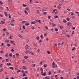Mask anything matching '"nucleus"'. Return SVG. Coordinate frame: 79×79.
Listing matches in <instances>:
<instances>
[{
  "label": "nucleus",
  "instance_id": "f257e3e1",
  "mask_svg": "<svg viewBox=\"0 0 79 79\" xmlns=\"http://www.w3.org/2000/svg\"><path fill=\"white\" fill-rule=\"evenodd\" d=\"M61 5H62V4L61 3H60L59 4L58 6H57V8L58 9H60V8H61Z\"/></svg>",
  "mask_w": 79,
  "mask_h": 79
},
{
  "label": "nucleus",
  "instance_id": "f03ea898",
  "mask_svg": "<svg viewBox=\"0 0 79 79\" xmlns=\"http://www.w3.org/2000/svg\"><path fill=\"white\" fill-rule=\"evenodd\" d=\"M52 66H53V68H55V62H53L52 64Z\"/></svg>",
  "mask_w": 79,
  "mask_h": 79
},
{
  "label": "nucleus",
  "instance_id": "7ed1b4c3",
  "mask_svg": "<svg viewBox=\"0 0 79 79\" xmlns=\"http://www.w3.org/2000/svg\"><path fill=\"white\" fill-rule=\"evenodd\" d=\"M57 11V9H55L53 10V11L52 12V13H53L55 12V11Z\"/></svg>",
  "mask_w": 79,
  "mask_h": 79
},
{
  "label": "nucleus",
  "instance_id": "20e7f679",
  "mask_svg": "<svg viewBox=\"0 0 79 79\" xmlns=\"http://www.w3.org/2000/svg\"><path fill=\"white\" fill-rule=\"evenodd\" d=\"M16 56L17 57H19V53H16Z\"/></svg>",
  "mask_w": 79,
  "mask_h": 79
},
{
  "label": "nucleus",
  "instance_id": "39448f33",
  "mask_svg": "<svg viewBox=\"0 0 79 79\" xmlns=\"http://www.w3.org/2000/svg\"><path fill=\"white\" fill-rule=\"evenodd\" d=\"M35 23H36L35 21H34V22H31V23L32 24H35Z\"/></svg>",
  "mask_w": 79,
  "mask_h": 79
},
{
  "label": "nucleus",
  "instance_id": "423d86ee",
  "mask_svg": "<svg viewBox=\"0 0 79 79\" xmlns=\"http://www.w3.org/2000/svg\"><path fill=\"white\" fill-rule=\"evenodd\" d=\"M13 35H10L9 37V39H11V38L13 37Z\"/></svg>",
  "mask_w": 79,
  "mask_h": 79
},
{
  "label": "nucleus",
  "instance_id": "0eeeda50",
  "mask_svg": "<svg viewBox=\"0 0 79 79\" xmlns=\"http://www.w3.org/2000/svg\"><path fill=\"white\" fill-rule=\"evenodd\" d=\"M23 69H25V70H26V69H27V68L26 67H25V66H23Z\"/></svg>",
  "mask_w": 79,
  "mask_h": 79
},
{
  "label": "nucleus",
  "instance_id": "6e6552de",
  "mask_svg": "<svg viewBox=\"0 0 79 79\" xmlns=\"http://www.w3.org/2000/svg\"><path fill=\"white\" fill-rule=\"evenodd\" d=\"M24 12L25 13V14H26V15H27L28 14V13H27V11L26 10H25L24 11Z\"/></svg>",
  "mask_w": 79,
  "mask_h": 79
},
{
  "label": "nucleus",
  "instance_id": "1a4fd4ad",
  "mask_svg": "<svg viewBox=\"0 0 79 79\" xmlns=\"http://www.w3.org/2000/svg\"><path fill=\"white\" fill-rule=\"evenodd\" d=\"M63 22L64 23H66L67 22V21L65 19H64L63 20Z\"/></svg>",
  "mask_w": 79,
  "mask_h": 79
},
{
  "label": "nucleus",
  "instance_id": "9d476101",
  "mask_svg": "<svg viewBox=\"0 0 79 79\" xmlns=\"http://www.w3.org/2000/svg\"><path fill=\"white\" fill-rule=\"evenodd\" d=\"M10 69H12V70H13V69H14V68H13V67H10Z\"/></svg>",
  "mask_w": 79,
  "mask_h": 79
},
{
  "label": "nucleus",
  "instance_id": "9b49d317",
  "mask_svg": "<svg viewBox=\"0 0 79 79\" xmlns=\"http://www.w3.org/2000/svg\"><path fill=\"white\" fill-rule=\"evenodd\" d=\"M9 17L10 19H11V15H10V14H9Z\"/></svg>",
  "mask_w": 79,
  "mask_h": 79
},
{
  "label": "nucleus",
  "instance_id": "f8f14e48",
  "mask_svg": "<svg viewBox=\"0 0 79 79\" xmlns=\"http://www.w3.org/2000/svg\"><path fill=\"white\" fill-rule=\"evenodd\" d=\"M71 24V23L70 22H68V23L67 24V25H70Z\"/></svg>",
  "mask_w": 79,
  "mask_h": 79
},
{
  "label": "nucleus",
  "instance_id": "ddd939ff",
  "mask_svg": "<svg viewBox=\"0 0 79 79\" xmlns=\"http://www.w3.org/2000/svg\"><path fill=\"white\" fill-rule=\"evenodd\" d=\"M12 53H10L9 54V56H10V57H12Z\"/></svg>",
  "mask_w": 79,
  "mask_h": 79
},
{
  "label": "nucleus",
  "instance_id": "4468645a",
  "mask_svg": "<svg viewBox=\"0 0 79 79\" xmlns=\"http://www.w3.org/2000/svg\"><path fill=\"white\" fill-rule=\"evenodd\" d=\"M42 76H45L46 75V73L44 72V74H42Z\"/></svg>",
  "mask_w": 79,
  "mask_h": 79
},
{
  "label": "nucleus",
  "instance_id": "2eb2a0df",
  "mask_svg": "<svg viewBox=\"0 0 79 79\" xmlns=\"http://www.w3.org/2000/svg\"><path fill=\"white\" fill-rule=\"evenodd\" d=\"M51 73H52V72H51V71H49L48 72V75H50Z\"/></svg>",
  "mask_w": 79,
  "mask_h": 79
},
{
  "label": "nucleus",
  "instance_id": "dca6fc26",
  "mask_svg": "<svg viewBox=\"0 0 79 79\" xmlns=\"http://www.w3.org/2000/svg\"><path fill=\"white\" fill-rule=\"evenodd\" d=\"M25 26H29V24L28 23H26L25 24Z\"/></svg>",
  "mask_w": 79,
  "mask_h": 79
},
{
  "label": "nucleus",
  "instance_id": "f3484780",
  "mask_svg": "<svg viewBox=\"0 0 79 79\" xmlns=\"http://www.w3.org/2000/svg\"><path fill=\"white\" fill-rule=\"evenodd\" d=\"M47 53H48V54H50V51H47Z\"/></svg>",
  "mask_w": 79,
  "mask_h": 79
},
{
  "label": "nucleus",
  "instance_id": "a211bd4d",
  "mask_svg": "<svg viewBox=\"0 0 79 79\" xmlns=\"http://www.w3.org/2000/svg\"><path fill=\"white\" fill-rule=\"evenodd\" d=\"M4 14L5 15H6V16H7V15H8V14H7V13L5 12L4 13Z\"/></svg>",
  "mask_w": 79,
  "mask_h": 79
},
{
  "label": "nucleus",
  "instance_id": "6ab92c4d",
  "mask_svg": "<svg viewBox=\"0 0 79 79\" xmlns=\"http://www.w3.org/2000/svg\"><path fill=\"white\" fill-rule=\"evenodd\" d=\"M1 22L2 24H5V22H3V21H2Z\"/></svg>",
  "mask_w": 79,
  "mask_h": 79
},
{
  "label": "nucleus",
  "instance_id": "aec40b11",
  "mask_svg": "<svg viewBox=\"0 0 79 79\" xmlns=\"http://www.w3.org/2000/svg\"><path fill=\"white\" fill-rule=\"evenodd\" d=\"M59 27H60V29H63V26H60Z\"/></svg>",
  "mask_w": 79,
  "mask_h": 79
},
{
  "label": "nucleus",
  "instance_id": "412c9836",
  "mask_svg": "<svg viewBox=\"0 0 79 79\" xmlns=\"http://www.w3.org/2000/svg\"><path fill=\"white\" fill-rule=\"evenodd\" d=\"M54 18H58V16H57V15H55L54 17Z\"/></svg>",
  "mask_w": 79,
  "mask_h": 79
},
{
  "label": "nucleus",
  "instance_id": "4be33fe9",
  "mask_svg": "<svg viewBox=\"0 0 79 79\" xmlns=\"http://www.w3.org/2000/svg\"><path fill=\"white\" fill-rule=\"evenodd\" d=\"M55 31H56V32H57V31H58V28H55Z\"/></svg>",
  "mask_w": 79,
  "mask_h": 79
},
{
  "label": "nucleus",
  "instance_id": "5701e85b",
  "mask_svg": "<svg viewBox=\"0 0 79 79\" xmlns=\"http://www.w3.org/2000/svg\"><path fill=\"white\" fill-rule=\"evenodd\" d=\"M28 58V57L27 56H24V58L25 59H27V58Z\"/></svg>",
  "mask_w": 79,
  "mask_h": 79
},
{
  "label": "nucleus",
  "instance_id": "b1692460",
  "mask_svg": "<svg viewBox=\"0 0 79 79\" xmlns=\"http://www.w3.org/2000/svg\"><path fill=\"white\" fill-rule=\"evenodd\" d=\"M44 68H47V65H46V64H44Z\"/></svg>",
  "mask_w": 79,
  "mask_h": 79
},
{
  "label": "nucleus",
  "instance_id": "393cba45",
  "mask_svg": "<svg viewBox=\"0 0 79 79\" xmlns=\"http://www.w3.org/2000/svg\"><path fill=\"white\" fill-rule=\"evenodd\" d=\"M0 5H3V2H2L1 1H0Z\"/></svg>",
  "mask_w": 79,
  "mask_h": 79
},
{
  "label": "nucleus",
  "instance_id": "a878e982",
  "mask_svg": "<svg viewBox=\"0 0 79 79\" xmlns=\"http://www.w3.org/2000/svg\"><path fill=\"white\" fill-rule=\"evenodd\" d=\"M45 28L46 29H48V27H47V26H46L45 27Z\"/></svg>",
  "mask_w": 79,
  "mask_h": 79
},
{
  "label": "nucleus",
  "instance_id": "bb28decb",
  "mask_svg": "<svg viewBox=\"0 0 79 79\" xmlns=\"http://www.w3.org/2000/svg\"><path fill=\"white\" fill-rule=\"evenodd\" d=\"M63 2H64V0H62L61 1V3L62 4H63Z\"/></svg>",
  "mask_w": 79,
  "mask_h": 79
},
{
  "label": "nucleus",
  "instance_id": "cd10ccee",
  "mask_svg": "<svg viewBox=\"0 0 79 79\" xmlns=\"http://www.w3.org/2000/svg\"><path fill=\"white\" fill-rule=\"evenodd\" d=\"M40 37H41V39H43V38H44V37L42 35H41Z\"/></svg>",
  "mask_w": 79,
  "mask_h": 79
},
{
  "label": "nucleus",
  "instance_id": "c85d7f7f",
  "mask_svg": "<svg viewBox=\"0 0 79 79\" xmlns=\"http://www.w3.org/2000/svg\"><path fill=\"white\" fill-rule=\"evenodd\" d=\"M19 72H21V70H19L17 71V73H19Z\"/></svg>",
  "mask_w": 79,
  "mask_h": 79
},
{
  "label": "nucleus",
  "instance_id": "c756f323",
  "mask_svg": "<svg viewBox=\"0 0 79 79\" xmlns=\"http://www.w3.org/2000/svg\"><path fill=\"white\" fill-rule=\"evenodd\" d=\"M7 65L8 66H10V65H11V64L10 63H9V64H8V63H7Z\"/></svg>",
  "mask_w": 79,
  "mask_h": 79
},
{
  "label": "nucleus",
  "instance_id": "7c9ffc66",
  "mask_svg": "<svg viewBox=\"0 0 79 79\" xmlns=\"http://www.w3.org/2000/svg\"><path fill=\"white\" fill-rule=\"evenodd\" d=\"M42 61H41L40 62V64H41V65H42Z\"/></svg>",
  "mask_w": 79,
  "mask_h": 79
},
{
  "label": "nucleus",
  "instance_id": "2f4dec72",
  "mask_svg": "<svg viewBox=\"0 0 79 79\" xmlns=\"http://www.w3.org/2000/svg\"><path fill=\"white\" fill-rule=\"evenodd\" d=\"M25 73L23 72V76L24 77L25 76Z\"/></svg>",
  "mask_w": 79,
  "mask_h": 79
},
{
  "label": "nucleus",
  "instance_id": "473e14b6",
  "mask_svg": "<svg viewBox=\"0 0 79 79\" xmlns=\"http://www.w3.org/2000/svg\"><path fill=\"white\" fill-rule=\"evenodd\" d=\"M36 12H37V13H39H39H40V12H39V10H36Z\"/></svg>",
  "mask_w": 79,
  "mask_h": 79
},
{
  "label": "nucleus",
  "instance_id": "72a5a7b5",
  "mask_svg": "<svg viewBox=\"0 0 79 79\" xmlns=\"http://www.w3.org/2000/svg\"><path fill=\"white\" fill-rule=\"evenodd\" d=\"M64 44V42L63 41L61 43V45H63Z\"/></svg>",
  "mask_w": 79,
  "mask_h": 79
},
{
  "label": "nucleus",
  "instance_id": "f704fd0d",
  "mask_svg": "<svg viewBox=\"0 0 79 79\" xmlns=\"http://www.w3.org/2000/svg\"><path fill=\"white\" fill-rule=\"evenodd\" d=\"M23 6L24 7H25V6H26V5H24V4H23Z\"/></svg>",
  "mask_w": 79,
  "mask_h": 79
},
{
  "label": "nucleus",
  "instance_id": "c9c22d12",
  "mask_svg": "<svg viewBox=\"0 0 79 79\" xmlns=\"http://www.w3.org/2000/svg\"><path fill=\"white\" fill-rule=\"evenodd\" d=\"M26 10H27V11H29V9H28L27 8V7L26 8Z\"/></svg>",
  "mask_w": 79,
  "mask_h": 79
},
{
  "label": "nucleus",
  "instance_id": "e433bc0d",
  "mask_svg": "<svg viewBox=\"0 0 79 79\" xmlns=\"http://www.w3.org/2000/svg\"><path fill=\"white\" fill-rule=\"evenodd\" d=\"M28 52H29V51L27 50L25 53H26V54H27V53H28Z\"/></svg>",
  "mask_w": 79,
  "mask_h": 79
},
{
  "label": "nucleus",
  "instance_id": "4c0bfd02",
  "mask_svg": "<svg viewBox=\"0 0 79 79\" xmlns=\"http://www.w3.org/2000/svg\"><path fill=\"white\" fill-rule=\"evenodd\" d=\"M36 39H37V40H39V37L37 36L36 37Z\"/></svg>",
  "mask_w": 79,
  "mask_h": 79
},
{
  "label": "nucleus",
  "instance_id": "58836bf2",
  "mask_svg": "<svg viewBox=\"0 0 79 79\" xmlns=\"http://www.w3.org/2000/svg\"><path fill=\"white\" fill-rule=\"evenodd\" d=\"M14 51H15V50H14V49H11V52H14Z\"/></svg>",
  "mask_w": 79,
  "mask_h": 79
},
{
  "label": "nucleus",
  "instance_id": "ea45409f",
  "mask_svg": "<svg viewBox=\"0 0 79 79\" xmlns=\"http://www.w3.org/2000/svg\"><path fill=\"white\" fill-rule=\"evenodd\" d=\"M76 49V48L75 47H74L72 49V51H73L74 50H75Z\"/></svg>",
  "mask_w": 79,
  "mask_h": 79
},
{
  "label": "nucleus",
  "instance_id": "a19ab883",
  "mask_svg": "<svg viewBox=\"0 0 79 79\" xmlns=\"http://www.w3.org/2000/svg\"><path fill=\"white\" fill-rule=\"evenodd\" d=\"M0 53H4V52H3V51H1L0 52Z\"/></svg>",
  "mask_w": 79,
  "mask_h": 79
},
{
  "label": "nucleus",
  "instance_id": "79ce46f5",
  "mask_svg": "<svg viewBox=\"0 0 79 79\" xmlns=\"http://www.w3.org/2000/svg\"><path fill=\"white\" fill-rule=\"evenodd\" d=\"M3 72V69H1L0 70V72Z\"/></svg>",
  "mask_w": 79,
  "mask_h": 79
},
{
  "label": "nucleus",
  "instance_id": "37998d69",
  "mask_svg": "<svg viewBox=\"0 0 79 79\" xmlns=\"http://www.w3.org/2000/svg\"><path fill=\"white\" fill-rule=\"evenodd\" d=\"M30 53H31V54H32V55H34V53H33L32 52H30Z\"/></svg>",
  "mask_w": 79,
  "mask_h": 79
},
{
  "label": "nucleus",
  "instance_id": "c03bdc74",
  "mask_svg": "<svg viewBox=\"0 0 79 79\" xmlns=\"http://www.w3.org/2000/svg\"><path fill=\"white\" fill-rule=\"evenodd\" d=\"M66 19L68 21H69V18H67Z\"/></svg>",
  "mask_w": 79,
  "mask_h": 79
},
{
  "label": "nucleus",
  "instance_id": "a18cd8bd",
  "mask_svg": "<svg viewBox=\"0 0 79 79\" xmlns=\"http://www.w3.org/2000/svg\"><path fill=\"white\" fill-rule=\"evenodd\" d=\"M10 42L11 43H14V41H13L12 40H10Z\"/></svg>",
  "mask_w": 79,
  "mask_h": 79
},
{
  "label": "nucleus",
  "instance_id": "49530a36",
  "mask_svg": "<svg viewBox=\"0 0 79 79\" xmlns=\"http://www.w3.org/2000/svg\"><path fill=\"white\" fill-rule=\"evenodd\" d=\"M5 56L6 57H8V53L6 54L5 55Z\"/></svg>",
  "mask_w": 79,
  "mask_h": 79
},
{
  "label": "nucleus",
  "instance_id": "de8ad7c7",
  "mask_svg": "<svg viewBox=\"0 0 79 79\" xmlns=\"http://www.w3.org/2000/svg\"><path fill=\"white\" fill-rule=\"evenodd\" d=\"M26 22V21H22V23L23 24H24V23H25Z\"/></svg>",
  "mask_w": 79,
  "mask_h": 79
},
{
  "label": "nucleus",
  "instance_id": "09e8293b",
  "mask_svg": "<svg viewBox=\"0 0 79 79\" xmlns=\"http://www.w3.org/2000/svg\"><path fill=\"white\" fill-rule=\"evenodd\" d=\"M33 65H32L31 66H33V67H35V64H33Z\"/></svg>",
  "mask_w": 79,
  "mask_h": 79
},
{
  "label": "nucleus",
  "instance_id": "8fccbe9b",
  "mask_svg": "<svg viewBox=\"0 0 79 79\" xmlns=\"http://www.w3.org/2000/svg\"><path fill=\"white\" fill-rule=\"evenodd\" d=\"M23 28L24 29H25V26H24V25H23Z\"/></svg>",
  "mask_w": 79,
  "mask_h": 79
},
{
  "label": "nucleus",
  "instance_id": "3c124183",
  "mask_svg": "<svg viewBox=\"0 0 79 79\" xmlns=\"http://www.w3.org/2000/svg\"><path fill=\"white\" fill-rule=\"evenodd\" d=\"M38 22H40V24H41V22H40V20H38Z\"/></svg>",
  "mask_w": 79,
  "mask_h": 79
},
{
  "label": "nucleus",
  "instance_id": "603ef678",
  "mask_svg": "<svg viewBox=\"0 0 79 79\" xmlns=\"http://www.w3.org/2000/svg\"><path fill=\"white\" fill-rule=\"evenodd\" d=\"M31 29H33V30H34V29H35V28H34V27H32L31 28Z\"/></svg>",
  "mask_w": 79,
  "mask_h": 79
},
{
  "label": "nucleus",
  "instance_id": "864d4df0",
  "mask_svg": "<svg viewBox=\"0 0 79 79\" xmlns=\"http://www.w3.org/2000/svg\"><path fill=\"white\" fill-rule=\"evenodd\" d=\"M69 37H70V35H69L68 34L67 35V37H68V38H69Z\"/></svg>",
  "mask_w": 79,
  "mask_h": 79
},
{
  "label": "nucleus",
  "instance_id": "5fc2aeb1",
  "mask_svg": "<svg viewBox=\"0 0 79 79\" xmlns=\"http://www.w3.org/2000/svg\"><path fill=\"white\" fill-rule=\"evenodd\" d=\"M39 42H40V43L41 42H42V40H40L39 41Z\"/></svg>",
  "mask_w": 79,
  "mask_h": 79
},
{
  "label": "nucleus",
  "instance_id": "6e6d98bb",
  "mask_svg": "<svg viewBox=\"0 0 79 79\" xmlns=\"http://www.w3.org/2000/svg\"><path fill=\"white\" fill-rule=\"evenodd\" d=\"M43 14L44 15H46V14H47V12H44Z\"/></svg>",
  "mask_w": 79,
  "mask_h": 79
},
{
  "label": "nucleus",
  "instance_id": "4d7b16f0",
  "mask_svg": "<svg viewBox=\"0 0 79 79\" xmlns=\"http://www.w3.org/2000/svg\"><path fill=\"white\" fill-rule=\"evenodd\" d=\"M7 45L8 47H10V44H7Z\"/></svg>",
  "mask_w": 79,
  "mask_h": 79
},
{
  "label": "nucleus",
  "instance_id": "13d9d810",
  "mask_svg": "<svg viewBox=\"0 0 79 79\" xmlns=\"http://www.w3.org/2000/svg\"><path fill=\"white\" fill-rule=\"evenodd\" d=\"M71 15H74V14H73V12H72L71 13Z\"/></svg>",
  "mask_w": 79,
  "mask_h": 79
},
{
  "label": "nucleus",
  "instance_id": "bf43d9fd",
  "mask_svg": "<svg viewBox=\"0 0 79 79\" xmlns=\"http://www.w3.org/2000/svg\"><path fill=\"white\" fill-rule=\"evenodd\" d=\"M6 61L7 62H8V59H6Z\"/></svg>",
  "mask_w": 79,
  "mask_h": 79
},
{
  "label": "nucleus",
  "instance_id": "052dcab7",
  "mask_svg": "<svg viewBox=\"0 0 79 79\" xmlns=\"http://www.w3.org/2000/svg\"><path fill=\"white\" fill-rule=\"evenodd\" d=\"M3 45H4V44H3V43H2L1 46H3Z\"/></svg>",
  "mask_w": 79,
  "mask_h": 79
},
{
  "label": "nucleus",
  "instance_id": "680f3d73",
  "mask_svg": "<svg viewBox=\"0 0 79 79\" xmlns=\"http://www.w3.org/2000/svg\"><path fill=\"white\" fill-rule=\"evenodd\" d=\"M24 79H27V77H24Z\"/></svg>",
  "mask_w": 79,
  "mask_h": 79
},
{
  "label": "nucleus",
  "instance_id": "e2e57ef3",
  "mask_svg": "<svg viewBox=\"0 0 79 79\" xmlns=\"http://www.w3.org/2000/svg\"><path fill=\"white\" fill-rule=\"evenodd\" d=\"M13 57L14 58H15V55H13Z\"/></svg>",
  "mask_w": 79,
  "mask_h": 79
},
{
  "label": "nucleus",
  "instance_id": "0e129e2a",
  "mask_svg": "<svg viewBox=\"0 0 79 79\" xmlns=\"http://www.w3.org/2000/svg\"><path fill=\"white\" fill-rule=\"evenodd\" d=\"M2 59H3L2 57L0 56V60H2Z\"/></svg>",
  "mask_w": 79,
  "mask_h": 79
},
{
  "label": "nucleus",
  "instance_id": "69168bd1",
  "mask_svg": "<svg viewBox=\"0 0 79 79\" xmlns=\"http://www.w3.org/2000/svg\"><path fill=\"white\" fill-rule=\"evenodd\" d=\"M75 13H77V14H79V12H75Z\"/></svg>",
  "mask_w": 79,
  "mask_h": 79
},
{
  "label": "nucleus",
  "instance_id": "338daca9",
  "mask_svg": "<svg viewBox=\"0 0 79 79\" xmlns=\"http://www.w3.org/2000/svg\"><path fill=\"white\" fill-rule=\"evenodd\" d=\"M77 79H79V76H77Z\"/></svg>",
  "mask_w": 79,
  "mask_h": 79
},
{
  "label": "nucleus",
  "instance_id": "774afa93",
  "mask_svg": "<svg viewBox=\"0 0 79 79\" xmlns=\"http://www.w3.org/2000/svg\"><path fill=\"white\" fill-rule=\"evenodd\" d=\"M45 79H48L47 77H45Z\"/></svg>",
  "mask_w": 79,
  "mask_h": 79
}]
</instances>
